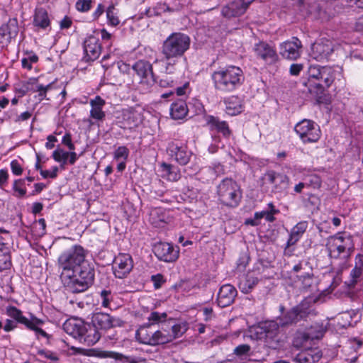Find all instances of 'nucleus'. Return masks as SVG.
<instances>
[{"instance_id": "1", "label": "nucleus", "mask_w": 363, "mask_h": 363, "mask_svg": "<svg viewBox=\"0 0 363 363\" xmlns=\"http://www.w3.org/2000/svg\"><path fill=\"white\" fill-rule=\"evenodd\" d=\"M87 253L82 246L74 245L59 256L60 277L67 292L82 293L93 284L95 272L94 267L86 260Z\"/></svg>"}, {"instance_id": "2", "label": "nucleus", "mask_w": 363, "mask_h": 363, "mask_svg": "<svg viewBox=\"0 0 363 363\" xmlns=\"http://www.w3.org/2000/svg\"><path fill=\"white\" fill-rule=\"evenodd\" d=\"M214 89L222 94L230 93L238 89L245 81L242 70L237 66L220 67L211 74Z\"/></svg>"}, {"instance_id": "3", "label": "nucleus", "mask_w": 363, "mask_h": 363, "mask_svg": "<svg viewBox=\"0 0 363 363\" xmlns=\"http://www.w3.org/2000/svg\"><path fill=\"white\" fill-rule=\"evenodd\" d=\"M190 43V38L182 33H174L163 42L162 53L167 60H172L173 62L166 63V74L174 72V65L176 59L183 56L185 52L189 50Z\"/></svg>"}, {"instance_id": "4", "label": "nucleus", "mask_w": 363, "mask_h": 363, "mask_svg": "<svg viewBox=\"0 0 363 363\" xmlns=\"http://www.w3.org/2000/svg\"><path fill=\"white\" fill-rule=\"evenodd\" d=\"M62 327L68 335L88 346L94 345L101 337V333L93 323H85L79 319L67 320Z\"/></svg>"}, {"instance_id": "5", "label": "nucleus", "mask_w": 363, "mask_h": 363, "mask_svg": "<svg viewBox=\"0 0 363 363\" xmlns=\"http://www.w3.org/2000/svg\"><path fill=\"white\" fill-rule=\"evenodd\" d=\"M315 301L316 298L307 297L288 311H285L284 306L280 305L279 311L281 315L277 317V320L279 321L281 327L294 325L301 320H306L311 314V304Z\"/></svg>"}, {"instance_id": "6", "label": "nucleus", "mask_w": 363, "mask_h": 363, "mask_svg": "<svg viewBox=\"0 0 363 363\" xmlns=\"http://www.w3.org/2000/svg\"><path fill=\"white\" fill-rule=\"evenodd\" d=\"M326 247L329 256L333 259H338L343 254V257L348 259L354 250V245L351 235L346 237L338 233L328 238Z\"/></svg>"}, {"instance_id": "7", "label": "nucleus", "mask_w": 363, "mask_h": 363, "mask_svg": "<svg viewBox=\"0 0 363 363\" xmlns=\"http://www.w3.org/2000/svg\"><path fill=\"white\" fill-rule=\"evenodd\" d=\"M219 201L224 205L235 207L241 199L240 186L232 179L225 178L221 181L217 187Z\"/></svg>"}, {"instance_id": "8", "label": "nucleus", "mask_w": 363, "mask_h": 363, "mask_svg": "<svg viewBox=\"0 0 363 363\" xmlns=\"http://www.w3.org/2000/svg\"><path fill=\"white\" fill-rule=\"evenodd\" d=\"M150 324H144L139 327L135 333V338L140 344L157 346L164 344V333L160 330H153Z\"/></svg>"}, {"instance_id": "9", "label": "nucleus", "mask_w": 363, "mask_h": 363, "mask_svg": "<svg viewBox=\"0 0 363 363\" xmlns=\"http://www.w3.org/2000/svg\"><path fill=\"white\" fill-rule=\"evenodd\" d=\"M294 130L303 143H315L320 137V130L315 122L303 119L298 123Z\"/></svg>"}, {"instance_id": "10", "label": "nucleus", "mask_w": 363, "mask_h": 363, "mask_svg": "<svg viewBox=\"0 0 363 363\" xmlns=\"http://www.w3.org/2000/svg\"><path fill=\"white\" fill-rule=\"evenodd\" d=\"M133 266L132 257L129 254L121 253L113 259V274L116 278L123 279L130 274Z\"/></svg>"}, {"instance_id": "11", "label": "nucleus", "mask_w": 363, "mask_h": 363, "mask_svg": "<svg viewBox=\"0 0 363 363\" xmlns=\"http://www.w3.org/2000/svg\"><path fill=\"white\" fill-rule=\"evenodd\" d=\"M152 251L158 259L165 262H175L179 257V250L168 242H160L155 244Z\"/></svg>"}, {"instance_id": "12", "label": "nucleus", "mask_w": 363, "mask_h": 363, "mask_svg": "<svg viewBox=\"0 0 363 363\" xmlns=\"http://www.w3.org/2000/svg\"><path fill=\"white\" fill-rule=\"evenodd\" d=\"M253 50L257 58L262 60L268 65L278 62L279 56L276 50L264 41H259L254 46Z\"/></svg>"}, {"instance_id": "13", "label": "nucleus", "mask_w": 363, "mask_h": 363, "mask_svg": "<svg viewBox=\"0 0 363 363\" xmlns=\"http://www.w3.org/2000/svg\"><path fill=\"white\" fill-rule=\"evenodd\" d=\"M91 322L96 328L107 330L114 327H120L123 321L118 318L111 316L106 313H95L91 318Z\"/></svg>"}, {"instance_id": "14", "label": "nucleus", "mask_w": 363, "mask_h": 363, "mask_svg": "<svg viewBox=\"0 0 363 363\" xmlns=\"http://www.w3.org/2000/svg\"><path fill=\"white\" fill-rule=\"evenodd\" d=\"M133 69L141 78V82H145L150 86L156 82L152 65L148 61L138 60L133 65Z\"/></svg>"}, {"instance_id": "15", "label": "nucleus", "mask_w": 363, "mask_h": 363, "mask_svg": "<svg viewBox=\"0 0 363 363\" xmlns=\"http://www.w3.org/2000/svg\"><path fill=\"white\" fill-rule=\"evenodd\" d=\"M301 40L293 37L291 40L283 42L279 45V54L286 59L295 60L300 57Z\"/></svg>"}, {"instance_id": "16", "label": "nucleus", "mask_w": 363, "mask_h": 363, "mask_svg": "<svg viewBox=\"0 0 363 363\" xmlns=\"http://www.w3.org/2000/svg\"><path fill=\"white\" fill-rule=\"evenodd\" d=\"M91 355L103 359H114L116 360V363H145L144 360H140L133 357L125 356L121 353L111 351L92 350L91 351Z\"/></svg>"}, {"instance_id": "17", "label": "nucleus", "mask_w": 363, "mask_h": 363, "mask_svg": "<svg viewBox=\"0 0 363 363\" xmlns=\"http://www.w3.org/2000/svg\"><path fill=\"white\" fill-rule=\"evenodd\" d=\"M279 327L281 325L277 320H267L259 324L257 333L261 335L260 338L264 337L267 342V340L273 342L279 333Z\"/></svg>"}, {"instance_id": "18", "label": "nucleus", "mask_w": 363, "mask_h": 363, "mask_svg": "<svg viewBox=\"0 0 363 363\" xmlns=\"http://www.w3.org/2000/svg\"><path fill=\"white\" fill-rule=\"evenodd\" d=\"M298 7L301 14L318 18L321 16L322 7L316 0H299Z\"/></svg>"}, {"instance_id": "19", "label": "nucleus", "mask_w": 363, "mask_h": 363, "mask_svg": "<svg viewBox=\"0 0 363 363\" xmlns=\"http://www.w3.org/2000/svg\"><path fill=\"white\" fill-rule=\"evenodd\" d=\"M18 33V25L16 18L10 19L5 25L0 27V45H7L12 38L16 37Z\"/></svg>"}, {"instance_id": "20", "label": "nucleus", "mask_w": 363, "mask_h": 363, "mask_svg": "<svg viewBox=\"0 0 363 363\" xmlns=\"http://www.w3.org/2000/svg\"><path fill=\"white\" fill-rule=\"evenodd\" d=\"M238 295L236 289L231 284L223 285L218 293L217 303L220 308L231 305Z\"/></svg>"}, {"instance_id": "21", "label": "nucleus", "mask_w": 363, "mask_h": 363, "mask_svg": "<svg viewBox=\"0 0 363 363\" xmlns=\"http://www.w3.org/2000/svg\"><path fill=\"white\" fill-rule=\"evenodd\" d=\"M167 152L170 157H174L181 165L186 164L189 162L191 156V152L187 150L186 147L179 146L174 143L169 145Z\"/></svg>"}, {"instance_id": "22", "label": "nucleus", "mask_w": 363, "mask_h": 363, "mask_svg": "<svg viewBox=\"0 0 363 363\" xmlns=\"http://www.w3.org/2000/svg\"><path fill=\"white\" fill-rule=\"evenodd\" d=\"M264 179L274 184L276 191L281 192L288 187L289 178L286 175L269 170L264 174Z\"/></svg>"}, {"instance_id": "23", "label": "nucleus", "mask_w": 363, "mask_h": 363, "mask_svg": "<svg viewBox=\"0 0 363 363\" xmlns=\"http://www.w3.org/2000/svg\"><path fill=\"white\" fill-rule=\"evenodd\" d=\"M250 3L242 1H234L222 9V14L226 18H233L242 15L247 10Z\"/></svg>"}, {"instance_id": "24", "label": "nucleus", "mask_w": 363, "mask_h": 363, "mask_svg": "<svg viewBox=\"0 0 363 363\" xmlns=\"http://www.w3.org/2000/svg\"><path fill=\"white\" fill-rule=\"evenodd\" d=\"M206 123L211 130H216L220 133L224 137L228 138L231 134L228 123L224 121H220L218 117L208 116Z\"/></svg>"}, {"instance_id": "25", "label": "nucleus", "mask_w": 363, "mask_h": 363, "mask_svg": "<svg viewBox=\"0 0 363 363\" xmlns=\"http://www.w3.org/2000/svg\"><path fill=\"white\" fill-rule=\"evenodd\" d=\"M84 50L86 54V60L94 61L101 53V46L95 38H89L84 43Z\"/></svg>"}, {"instance_id": "26", "label": "nucleus", "mask_w": 363, "mask_h": 363, "mask_svg": "<svg viewBox=\"0 0 363 363\" xmlns=\"http://www.w3.org/2000/svg\"><path fill=\"white\" fill-rule=\"evenodd\" d=\"M149 216L150 222L155 228L164 227L169 220L165 211L160 208L152 209Z\"/></svg>"}, {"instance_id": "27", "label": "nucleus", "mask_w": 363, "mask_h": 363, "mask_svg": "<svg viewBox=\"0 0 363 363\" xmlns=\"http://www.w3.org/2000/svg\"><path fill=\"white\" fill-rule=\"evenodd\" d=\"M105 104V101L99 96H96L94 99H91L90 101L91 106L90 116L99 121L103 120L106 116L105 113L102 111Z\"/></svg>"}, {"instance_id": "28", "label": "nucleus", "mask_w": 363, "mask_h": 363, "mask_svg": "<svg viewBox=\"0 0 363 363\" xmlns=\"http://www.w3.org/2000/svg\"><path fill=\"white\" fill-rule=\"evenodd\" d=\"M308 227L306 221L298 223L291 230L286 246L290 247L295 245L301 238Z\"/></svg>"}, {"instance_id": "29", "label": "nucleus", "mask_w": 363, "mask_h": 363, "mask_svg": "<svg viewBox=\"0 0 363 363\" xmlns=\"http://www.w3.org/2000/svg\"><path fill=\"white\" fill-rule=\"evenodd\" d=\"M12 265L8 243L0 242V272L9 269Z\"/></svg>"}, {"instance_id": "30", "label": "nucleus", "mask_w": 363, "mask_h": 363, "mask_svg": "<svg viewBox=\"0 0 363 363\" xmlns=\"http://www.w3.org/2000/svg\"><path fill=\"white\" fill-rule=\"evenodd\" d=\"M224 103L225 104V111L228 115L235 116L242 111V102L238 96H230L224 100Z\"/></svg>"}, {"instance_id": "31", "label": "nucleus", "mask_w": 363, "mask_h": 363, "mask_svg": "<svg viewBox=\"0 0 363 363\" xmlns=\"http://www.w3.org/2000/svg\"><path fill=\"white\" fill-rule=\"evenodd\" d=\"M50 24L48 13L44 8H37L35 11L33 25L42 29H45Z\"/></svg>"}, {"instance_id": "32", "label": "nucleus", "mask_w": 363, "mask_h": 363, "mask_svg": "<svg viewBox=\"0 0 363 363\" xmlns=\"http://www.w3.org/2000/svg\"><path fill=\"white\" fill-rule=\"evenodd\" d=\"M188 113L186 104L183 100H178L171 105L170 114L175 120L182 119Z\"/></svg>"}, {"instance_id": "33", "label": "nucleus", "mask_w": 363, "mask_h": 363, "mask_svg": "<svg viewBox=\"0 0 363 363\" xmlns=\"http://www.w3.org/2000/svg\"><path fill=\"white\" fill-rule=\"evenodd\" d=\"M333 51V49L329 43H315L313 47L314 58L318 60L328 58Z\"/></svg>"}, {"instance_id": "34", "label": "nucleus", "mask_w": 363, "mask_h": 363, "mask_svg": "<svg viewBox=\"0 0 363 363\" xmlns=\"http://www.w3.org/2000/svg\"><path fill=\"white\" fill-rule=\"evenodd\" d=\"M160 167L163 172L162 177H166L168 180L177 182L181 178V173L178 167L165 162H162Z\"/></svg>"}, {"instance_id": "35", "label": "nucleus", "mask_w": 363, "mask_h": 363, "mask_svg": "<svg viewBox=\"0 0 363 363\" xmlns=\"http://www.w3.org/2000/svg\"><path fill=\"white\" fill-rule=\"evenodd\" d=\"M6 313L16 323L24 325L26 327L30 323V319L23 315V312L18 308L9 306L6 308Z\"/></svg>"}, {"instance_id": "36", "label": "nucleus", "mask_w": 363, "mask_h": 363, "mask_svg": "<svg viewBox=\"0 0 363 363\" xmlns=\"http://www.w3.org/2000/svg\"><path fill=\"white\" fill-rule=\"evenodd\" d=\"M172 333H164V344L169 343L172 340L181 337L187 330L186 323H182L175 324L172 327Z\"/></svg>"}, {"instance_id": "37", "label": "nucleus", "mask_w": 363, "mask_h": 363, "mask_svg": "<svg viewBox=\"0 0 363 363\" xmlns=\"http://www.w3.org/2000/svg\"><path fill=\"white\" fill-rule=\"evenodd\" d=\"M44 321L43 320L31 315L30 323L28 325L26 328L30 330L34 331L38 340L40 339V336L48 339L50 337V335L45 330H43L39 327L40 325H42Z\"/></svg>"}, {"instance_id": "38", "label": "nucleus", "mask_w": 363, "mask_h": 363, "mask_svg": "<svg viewBox=\"0 0 363 363\" xmlns=\"http://www.w3.org/2000/svg\"><path fill=\"white\" fill-rule=\"evenodd\" d=\"M297 281L300 284V287L303 291H308L314 283V275L311 272H305L304 274L296 275Z\"/></svg>"}, {"instance_id": "39", "label": "nucleus", "mask_w": 363, "mask_h": 363, "mask_svg": "<svg viewBox=\"0 0 363 363\" xmlns=\"http://www.w3.org/2000/svg\"><path fill=\"white\" fill-rule=\"evenodd\" d=\"M259 282L257 277L247 274L244 280L240 283V289L242 293L248 294Z\"/></svg>"}, {"instance_id": "40", "label": "nucleus", "mask_w": 363, "mask_h": 363, "mask_svg": "<svg viewBox=\"0 0 363 363\" xmlns=\"http://www.w3.org/2000/svg\"><path fill=\"white\" fill-rule=\"evenodd\" d=\"M320 79L323 80L326 87H329L335 79L334 69L331 67H322V74Z\"/></svg>"}, {"instance_id": "41", "label": "nucleus", "mask_w": 363, "mask_h": 363, "mask_svg": "<svg viewBox=\"0 0 363 363\" xmlns=\"http://www.w3.org/2000/svg\"><path fill=\"white\" fill-rule=\"evenodd\" d=\"M45 220L44 218H40L32 225L30 231L33 235L41 237L45 233Z\"/></svg>"}, {"instance_id": "42", "label": "nucleus", "mask_w": 363, "mask_h": 363, "mask_svg": "<svg viewBox=\"0 0 363 363\" xmlns=\"http://www.w3.org/2000/svg\"><path fill=\"white\" fill-rule=\"evenodd\" d=\"M167 314L166 313H159L157 311H152L147 317L148 323L150 325L152 326L160 323H163L167 320Z\"/></svg>"}, {"instance_id": "43", "label": "nucleus", "mask_w": 363, "mask_h": 363, "mask_svg": "<svg viewBox=\"0 0 363 363\" xmlns=\"http://www.w3.org/2000/svg\"><path fill=\"white\" fill-rule=\"evenodd\" d=\"M52 157L55 161L62 162V164H65L68 159V152H65L61 148H57L52 152Z\"/></svg>"}, {"instance_id": "44", "label": "nucleus", "mask_w": 363, "mask_h": 363, "mask_svg": "<svg viewBox=\"0 0 363 363\" xmlns=\"http://www.w3.org/2000/svg\"><path fill=\"white\" fill-rule=\"evenodd\" d=\"M101 306L104 308L110 307V303L113 299V296L110 290H102L100 292Z\"/></svg>"}, {"instance_id": "45", "label": "nucleus", "mask_w": 363, "mask_h": 363, "mask_svg": "<svg viewBox=\"0 0 363 363\" xmlns=\"http://www.w3.org/2000/svg\"><path fill=\"white\" fill-rule=\"evenodd\" d=\"M312 268L310 267V263L306 260L299 261L296 264L293 268L292 272L295 273L304 274L305 272H311Z\"/></svg>"}, {"instance_id": "46", "label": "nucleus", "mask_w": 363, "mask_h": 363, "mask_svg": "<svg viewBox=\"0 0 363 363\" xmlns=\"http://www.w3.org/2000/svg\"><path fill=\"white\" fill-rule=\"evenodd\" d=\"M114 10H115L114 5L113 4L110 5L106 10V16H107L108 23L111 26H116L119 24L120 21H119L118 16L114 13Z\"/></svg>"}, {"instance_id": "47", "label": "nucleus", "mask_w": 363, "mask_h": 363, "mask_svg": "<svg viewBox=\"0 0 363 363\" xmlns=\"http://www.w3.org/2000/svg\"><path fill=\"white\" fill-rule=\"evenodd\" d=\"M129 150L125 146L118 147L114 152V159L126 161L129 155Z\"/></svg>"}, {"instance_id": "48", "label": "nucleus", "mask_w": 363, "mask_h": 363, "mask_svg": "<svg viewBox=\"0 0 363 363\" xmlns=\"http://www.w3.org/2000/svg\"><path fill=\"white\" fill-rule=\"evenodd\" d=\"M25 179H16L13 182V189L18 193L20 197H23L26 194V189L24 188Z\"/></svg>"}, {"instance_id": "49", "label": "nucleus", "mask_w": 363, "mask_h": 363, "mask_svg": "<svg viewBox=\"0 0 363 363\" xmlns=\"http://www.w3.org/2000/svg\"><path fill=\"white\" fill-rule=\"evenodd\" d=\"M91 0H78L76 3V9L81 12H86L91 9Z\"/></svg>"}, {"instance_id": "50", "label": "nucleus", "mask_w": 363, "mask_h": 363, "mask_svg": "<svg viewBox=\"0 0 363 363\" xmlns=\"http://www.w3.org/2000/svg\"><path fill=\"white\" fill-rule=\"evenodd\" d=\"M52 83H50L47 86H44L43 84H37L36 89L34 90L35 91L39 92L38 96L39 99L41 101L46 96V93L48 90H50L52 87Z\"/></svg>"}, {"instance_id": "51", "label": "nucleus", "mask_w": 363, "mask_h": 363, "mask_svg": "<svg viewBox=\"0 0 363 363\" xmlns=\"http://www.w3.org/2000/svg\"><path fill=\"white\" fill-rule=\"evenodd\" d=\"M322 67L320 65H311L309 68L308 72L311 78L320 79L322 74Z\"/></svg>"}, {"instance_id": "52", "label": "nucleus", "mask_w": 363, "mask_h": 363, "mask_svg": "<svg viewBox=\"0 0 363 363\" xmlns=\"http://www.w3.org/2000/svg\"><path fill=\"white\" fill-rule=\"evenodd\" d=\"M250 346L247 344L240 345L234 349V354L238 357L247 354L250 351Z\"/></svg>"}, {"instance_id": "53", "label": "nucleus", "mask_w": 363, "mask_h": 363, "mask_svg": "<svg viewBox=\"0 0 363 363\" xmlns=\"http://www.w3.org/2000/svg\"><path fill=\"white\" fill-rule=\"evenodd\" d=\"M249 259L250 257L247 253L240 255L237 262L238 269L240 271L244 270L248 264Z\"/></svg>"}, {"instance_id": "54", "label": "nucleus", "mask_w": 363, "mask_h": 363, "mask_svg": "<svg viewBox=\"0 0 363 363\" xmlns=\"http://www.w3.org/2000/svg\"><path fill=\"white\" fill-rule=\"evenodd\" d=\"M174 84V79L168 76H164L159 82V85L161 87H173Z\"/></svg>"}, {"instance_id": "55", "label": "nucleus", "mask_w": 363, "mask_h": 363, "mask_svg": "<svg viewBox=\"0 0 363 363\" xmlns=\"http://www.w3.org/2000/svg\"><path fill=\"white\" fill-rule=\"evenodd\" d=\"M363 270L358 268L357 267H355L352 269V270L350 272V277L352 278V284L354 285L357 283V279H359L361 275L362 274Z\"/></svg>"}, {"instance_id": "56", "label": "nucleus", "mask_w": 363, "mask_h": 363, "mask_svg": "<svg viewBox=\"0 0 363 363\" xmlns=\"http://www.w3.org/2000/svg\"><path fill=\"white\" fill-rule=\"evenodd\" d=\"M151 280L152 281L155 289L160 288L162 284L165 281L163 275H162L161 274L152 275L151 277Z\"/></svg>"}, {"instance_id": "57", "label": "nucleus", "mask_w": 363, "mask_h": 363, "mask_svg": "<svg viewBox=\"0 0 363 363\" xmlns=\"http://www.w3.org/2000/svg\"><path fill=\"white\" fill-rule=\"evenodd\" d=\"M62 144L67 146L69 150H74L75 149L74 145L72 142V135L69 133H66L62 140Z\"/></svg>"}, {"instance_id": "58", "label": "nucleus", "mask_w": 363, "mask_h": 363, "mask_svg": "<svg viewBox=\"0 0 363 363\" xmlns=\"http://www.w3.org/2000/svg\"><path fill=\"white\" fill-rule=\"evenodd\" d=\"M11 168L12 172L15 175H21L23 172V169L18 162L16 160L11 161Z\"/></svg>"}, {"instance_id": "59", "label": "nucleus", "mask_w": 363, "mask_h": 363, "mask_svg": "<svg viewBox=\"0 0 363 363\" xmlns=\"http://www.w3.org/2000/svg\"><path fill=\"white\" fill-rule=\"evenodd\" d=\"M303 69L301 64H292L289 69V72L293 76H298Z\"/></svg>"}, {"instance_id": "60", "label": "nucleus", "mask_w": 363, "mask_h": 363, "mask_svg": "<svg viewBox=\"0 0 363 363\" xmlns=\"http://www.w3.org/2000/svg\"><path fill=\"white\" fill-rule=\"evenodd\" d=\"M17 323H18L11 319H6L4 326V330L6 332H10L17 328Z\"/></svg>"}, {"instance_id": "61", "label": "nucleus", "mask_w": 363, "mask_h": 363, "mask_svg": "<svg viewBox=\"0 0 363 363\" xmlns=\"http://www.w3.org/2000/svg\"><path fill=\"white\" fill-rule=\"evenodd\" d=\"M11 240L10 233L4 229H0V242L7 243Z\"/></svg>"}, {"instance_id": "62", "label": "nucleus", "mask_w": 363, "mask_h": 363, "mask_svg": "<svg viewBox=\"0 0 363 363\" xmlns=\"http://www.w3.org/2000/svg\"><path fill=\"white\" fill-rule=\"evenodd\" d=\"M9 178V174L7 170L6 169H1L0 170V186H3L8 180Z\"/></svg>"}, {"instance_id": "63", "label": "nucleus", "mask_w": 363, "mask_h": 363, "mask_svg": "<svg viewBox=\"0 0 363 363\" xmlns=\"http://www.w3.org/2000/svg\"><path fill=\"white\" fill-rule=\"evenodd\" d=\"M38 354H40V355H43L47 359H51V360H53V361H57L58 360V357L55 354H53L51 352H46L45 350H40L38 352Z\"/></svg>"}, {"instance_id": "64", "label": "nucleus", "mask_w": 363, "mask_h": 363, "mask_svg": "<svg viewBox=\"0 0 363 363\" xmlns=\"http://www.w3.org/2000/svg\"><path fill=\"white\" fill-rule=\"evenodd\" d=\"M72 25L71 19L65 16L60 22V28L62 29L69 28Z\"/></svg>"}]
</instances>
